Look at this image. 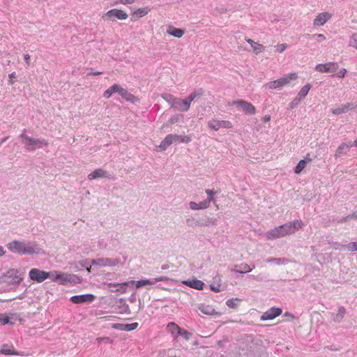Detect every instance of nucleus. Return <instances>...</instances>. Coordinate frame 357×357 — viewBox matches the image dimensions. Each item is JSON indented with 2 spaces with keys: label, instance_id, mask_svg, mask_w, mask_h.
Instances as JSON below:
<instances>
[{
  "label": "nucleus",
  "instance_id": "1",
  "mask_svg": "<svg viewBox=\"0 0 357 357\" xmlns=\"http://www.w3.org/2000/svg\"><path fill=\"white\" fill-rule=\"evenodd\" d=\"M303 226V223L300 220H296L288 223L284 224L266 232V236L268 239H275L284 237L295 233L297 230Z\"/></svg>",
  "mask_w": 357,
  "mask_h": 357
},
{
  "label": "nucleus",
  "instance_id": "2",
  "mask_svg": "<svg viewBox=\"0 0 357 357\" xmlns=\"http://www.w3.org/2000/svg\"><path fill=\"white\" fill-rule=\"evenodd\" d=\"M8 250L20 255H32L40 252V248L34 242L15 240L7 245Z\"/></svg>",
  "mask_w": 357,
  "mask_h": 357
},
{
  "label": "nucleus",
  "instance_id": "3",
  "mask_svg": "<svg viewBox=\"0 0 357 357\" xmlns=\"http://www.w3.org/2000/svg\"><path fill=\"white\" fill-rule=\"evenodd\" d=\"M20 138L22 139L24 148L29 151H33L37 149L48 145V142L45 139L30 137L26 134L25 131L20 135Z\"/></svg>",
  "mask_w": 357,
  "mask_h": 357
},
{
  "label": "nucleus",
  "instance_id": "4",
  "mask_svg": "<svg viewBox=\"0 0 357 357\" xmlns=\"http://www.w3.org/2000/svg\"><path fill=\"white\" fill-rule=\"evenodd\" d=\"M298 78L297 74L295 73H290L284 77L268 82L265 86L269 89H281L284 86L289 84L291 80Z\"/></svg>",
  "mask_w": 357,
  "mask_h": 357
},
{
  "label": "nucleus",
  "instance_id": "5",
  "mask_svg": "<svg viewBox=\"0 0 357 357\" xmlns=\"http://www.w3.org/2000/svg\"><path fill=\"white\" fill-rule=\"evenodd\" d=\"M24 273L20 269L10 268L6 273L8 281L13 284H19L24 279Z\"/></svg>",
  "mask_w": 357,
  "mask_h": 357
},
{
  "label": "nucleus",
  "instance_id": "6",
  "mask_svg": "<svg viewBox=\"0 0 357 357\" xmlns=\"http://www.w3.org/2000/svg\"><path fill=\"white\" fill-rule=\"evenodd\" d=\"M231 105H236L238 109L243 111L245 114L248 115L255 114L256 112L255 106L243 100H234L231 102Z\"/></svg>",
  "mask_w": 357,
  "mask_h": 357
},
{
  "label": "nucleus",
  "instance_id": "7",
  "mask_svg": "<svg viewBox=\"0 0 357 357\" xmlns=\"http://www.w3.org/2000/svg\"><path fill=\"white\" fill-rule=\"evenodd\" d=\"M208 127L213 130L218 131L220 128H231L233 125L229 121H219L217 119H211L207 122Z\"/></svg>",
  "mask_w": 357,
  "mask_h": 357
},
{
  "label": "nucleus",
  "instance_id": "8",
  "mask_svg": "<svg viewBox=\"0 0 357 357\" xmlns=\"http://www.w3.org/2000/svg\"><path fill=\"white\" fill-rule=\"evenodd\" d=\"M47 272L38 268H32L29 273V278L38 283L43 282L47 279Z\"/></svg>",
  "mask_w": 357,
  "mask_h": 357
},
{
  "label": "nucleus",
  "instance_id": "9",
  "mask_svg": "<svg viewBox=\"0 0 357 357\" xmlns=\"http://www.w3.org/2000/svg\"><path fill=\"white\" fill-rule=\"evenodd\" d=\"M180 136L178 135L169 134L161 142L160 144L158 147V149L160 151H165L167 149L168 146H169L173 143L178 142Z\"/></svg>",
  "mask_w": 357,
  "mask_h": 357
},
{
  "label": "nucleus",
  "instance_id": "10",
  "mask_svg": "<svg viewBox=\"0 0 357 357\" xmlns=\"http://www.w3.org/2000/svg\"><path fill=\"white\" fill-rule=\"evenodd\" d=\"M119 263V259L111 258H98L91 261V264L96 266H115Z\"/></svg>",
  "mask_w": 357,
  "mask_h": 357
},
{
  "label": "nucleus",
  "instance_id": "11",
  "mask_svg": "<svg viewBox=\"0 0 357 357\" xmlns=\"http://www.w3.org/2000/svg\"><path fill=\"white\" fill-rule=\"evenodd\" d=\"M338 64L335 62H328L324 64L319 63L315 67V70L320 73H335L338 69Z\"/></svg>",
  "mask_w": 357,
  "mask_h": 357
},
{
  "label": "nucleus",
  "instance_id": "12",
  "mask_svg": "<svg viewBox=\"0 0 357 357\" xmlns=\"http://www.w3.org/2000/svg\"><path fill=\"white\" fill-rule=\"evenodd\" d=\"M58 283L62 285L68 284L77 283L79 278L75 275L59 272Z\"/></svg>",
  "mask_w": 357,
  "mask_h": 357
},
{
  "label": "nucleus",
  "instance_id": "13",
  "mask_svg": "<svg viewBox=\"0 0 357 357\" xmlns=\"http://www.w3.org/2000/svg\"><path fill=\"white\" fill-rule=\"evenodd\" d=\"M128 17V14L123 10L114 8L107 11L105 14L104 17H108L109 19L112 20H114V18H117L118 20H126Z\"/></svg>",
  "mask_w": 357,
  "mask_h": 357
},
{
  "label": "nucleus",
  "instance_id": "14",
  "mask_svg": "<svg viewBox=\"0 0 357 357\" xmlns=\"http://www.w3.org/2000/svg\"><path fill=\"white\" fill-rule=\"evenodd\" d=\"M95 296L91 294L76 295L72 296L70 300L74 303L80 304L84 303H91L94 301Z\"/></svg>",
  "mask_w": 357,
  "mask_h": 357
},
{
  "label": "nucleus",
  "instance_id": "15",
  "mask_svg": "<svg viewBox=\"0 0 357 357\" xmlns=\"http://www.w3.org/2000/svg\"><path fill=\"white\" fill-rule=\"evenodd\" d=\"M87 178L90 181L93 180V179H97V178H111L112 175L109 173H108L107 171H105V169H103L102 168H98V169H95L93 172H92L89 174H88Z\"/></svg>",
  "mask_w": 357,
  "mask_h": 357
},
{
  "label": "nucleus",
  "instance_id": "16",
  "mask_svg": "<svg viewBox=\"0 0 357 357\" xmlns=\"http://www.w3.org/2000/svg\"><path fill=\"white\" fill-rule=\"evenodd\" d=\"M281 313L282 310L280 308L271 307L261 315V319L263 321L272 320L279 316Z\"/></svg>",
  "mask_w": 357,
  "mask_h": 357
},
{
  "label": "nucleus",
  "instance_id": "17",
  "mask_svg": "<svg viewBox=\"0 0 357 357\" xmlns=\"http://www.w3.org/2000/svg\"><path fill=\"white\" fill-rule=\"evenodd\" d=\"M255 268V264H252V266H250V265H248L246 263H241L240 264L234 265V267L231 269V271L236 272V273H250Z\"/></svg>",
  "mask_w": 357,
  "mask_h": 357
},
{
  "label": "nucleus",
  "instance_id": "18",
  "mask_svg": "<svg viewBox=\"0 0 357 357\" xmlns=\"http://www.w3.org/2000/svg\"><path fill=\"white\" fill-rule=\"evenodd\" d=\"M332 17V15L328 12L319 13L314 20V26H323L327 21Z\"/></svg>",
  "mask_w": 357,
  "mask_h": 357
},
{
  "label": "nucleus",
  "instance_id": "19",
  "mask_svg": "<svg viewBox=\"0 0 357 357\" xmlns=\"http://www.w3.org/2000/svg\"><path fill=\"white\" fill-rule=\"evenodd\" d=\"M190 107V104L188 101L187 98L184 100L177 98L174 109L181 112H187L189 110Z\"/></svg>",
  "mask_w": 357,
  "mask_h": 357
},
{
  "label": "nucleus",
  "instance_id": "20",
  "mask_svg": "<svg viewBox=\"0 0 357 357\" xmlns=\"http://www.w3.org/2000/svg\"><path fill=\"white\" fill-rule=\"evenodd\" d=\"M138 326V324L137 322L132 323V324H120L116 323L112 325V328L119 330V331H131L137 328Z\"/></svg>",
  "mask_w": 357,
  "mask_h": 357
},
{
  "label": "nucleus",
  "instance_id": "21",
  "mask_svg": "<svg viewBox=\"0 0 357 357\" xmlns=\"http://www.w3.org/2000/svg\"><path fill=\"white\" fill-rule=\"evenodd\" d=\"M354 108V104L352 102L342 105L337 108L331 110L332 113L335 115L347 113L348 111Z\"/></svg>",
  "mask_w": 357,
  "mask_h": 357
},
{
  "label": "nucleus",
  "instance_id": "22",
  "mask_svg": "<svg viewBox=\"0 0 357 357\" xmlns=\"http://www.w3.org/2000/svg\"><path fill=\"white\" fill-rule=\"evenodd\" d=\"M183 283L191 288H193V289H195L197 290L202 289L204 286V283L202 281L197 280V279L184 280V281H183Z\"/></svg>",
  "mask_w": 357,
  "mask_h": 357
},
{
  "label": "nucleus",
  "instance_id": "23",
  "mask_svg": "<svg viewBox=\"0 0 357 357\" xmlns=\"http://www.w3.org/2000/svg\"><path fill=\"white\" fill-rule=\"evenodd\" d=\"M0 354L4 355H15L20 356L21 354L16 351L14 349V347L13 345L9 346L8 344H4L2 345L1 349L0 350Z\"/></svg>",
  "mask_w": 357,
  "mask_h": 357
},
{
  "label": "nucleus",
  "instance_id": "24",
  "mask_svg": "<svg viewBox=\"0 0 357 357\" xmlns=\"http://www.w3.org/2000/svg\"><path fill=\"white\" fill-rule=\"evenodd\" d=\"M181 328L174 322H170L167 326V331L172 333L174 338H177L179 336V333H181Z\"/></svg>",
  "mask_w": 357,
  "mask_h": 357
},
{
  "label": "nucleus",
  "instance_id": "25",
  "mask_svg": "<svg viewBox=\"0 0 357 357\" xmlns=\"http://www.w3.org/2000/svg\"><path fill=\"white\" fill-rule=\"evenodd\" d=\"M123 98L126 99L128 101L131 102H135L139 100V99L130 93L126 89L123 88L119 91V93Z\"/></svg>",
  "mask_w": 357,
  "mask_h": 357
},
{
  "label": "nucleus",
  "instance_id": "26",
  "mask_svg": "<svg viewBox=\"0 0 357 357\" xmlns=\"http://www.w3.org/2000/svg\"><path fill=\"white\" fill-rule=\"evenodd\" d=\"M345 314L346 309L343 306H341L338 308L337 313L336 314H331L333 317L332 319L334 322L340 323L343 320Z\"/></svg>",
  "mask_w": 357,
  "mask_h": 357
},
{
  "label": "nucleus",
  "instance_id": "27",
  "mask_svg": "<svg viewBox=\"0 0 357 357\" xmlns=\"http://www.w3.org/2000/svg\"><path fill=\"white\" fill-rule=\"evenodd\" d=\"M136 284V288L139 289L140 287H142L146 285H153V278L151 279H146V280H140L137 281L136 282L133 280H131L128 282L125 283V285H128L129 284Z\"/></svg>",
  "mask_w": 357,
  "mask_h": 357
},
{
  "label": "nucleus",
  "instance_id": "28",
  "mask_svg": "<svg viewBox=\"0 0 357 357\" xmlns=\"http://www.w3.org/2000/svg\"><path fill=\"white\" fill-rule=\"evenodd\" d=\"M198 309L203 314H205L207 315H213V314H218V312L215 311V310L211 305L201 304L199 305Z\"/></svg>",
  "mask_w": 357,
  "mask_h": 357
},
{
  "label": "nucleus",
  "instance_id": "29",
  "mask_svg": "<svg viewBox=\"0 0 357 357\" xmlns=\"http://www.w3.org/2000/svg\"><path fill=\"white\" fill-rule=\"evenodd\" d=\"M203 94L204 90L202 89H198L192 91L186 98L190 104H191L192 101L201 97Z\"/></svg>",
  "mask_w": 357,
  "mask_h": 357
},
{
  "label": "nucleus",
  "instance_id": "30",
  "mask_svg": "<svg viewBox=\"0 0 357 357\" xmlns=\"http://www.w3.org/2000/svg\"><path fill=\"white\" fill-rule=\"evenodd\" d=\"M167 33L170 36H172L174 37L180 38H181L183 36L184 31L183 29H177V28H175V27H170L168 29Z\"/></svg>",
  "mask_w": 357,
  "mask_h": 357
},
{
  "label": "nucleus",
  "instance_id": "31",
  "mask_svg": "<svg viewBox=\"0 0 357 357\" xmlns=\"http://www.w3.org/2000/svg\"><path fill=\"white\" fill-rule=\"evenodd\" d=\"M246 41L251 45L256 54L260 53L264 50V47L262 45L255 43L252 39H246Z\"/></svg>",
  "mask_w": 357,
  "mask_h": 357
},
{
  "label": "nucleus",
  "instance_id": "32",
  "mask_svg": "<svg viewBox=\"0 0 357 357\" xmlns=\"http://www.w3.org/2000/svg\"><path fill=\"white\" fill-rule=\"evenodd\" d=\"M216 220L208 218L206 220H197V227H207L216 224Z\"/></svg>",
  "mask_w": 357,
  "mask_h": 357
},
{
  "label": "nucleus",
  "instance_id": "33",
  "mask_svg": "<svg viewBox=\"0 0 357 357\" xmlns=\"http://www.w3.org/2000/svg\"><path fill=\"white\" fill-rule=\"evenodd\" d=\"M289 260L286 258H275L271 257L266 259V262L268 263H274L277 265L280 264H287L289 263Z\"/></svg>",
  "mask_w": 357,
  "mask_h": 357
},
{
  "label": "nucleus",
  "instance_id": "34",
  "mask_svg": "<svg viewBox=\"0 0 357 357\" xmlns=\"http://www.w3.org/2000/svg\"><path fill=\"white\" fill-rule=\"evenodd\" d=\"M162 97L171 105V107L174 108L177 98L169 93H164L162 95Z\"/></svg>",
  "mask_w": 357,
  "mask_h": 357
},
{
  "label": "nucleus",
  "instance_id": "35",
  "mask_svg": "<svg viewBox=\"0 0 357 357\" xmlns=\"http://www.w3.org/2000/svg\"><path fill=\"white\" fill-rule=\"evenodd\" d=\"M348 146H345L343 143L341 144L336 150L335 158H339L345 154L348 151Z\"/></svg>",
  "mask_w": 357,
  "mask_h": 357
},
{
  "label": "nucleus",
  "instance_id": "36",
  "mask_svg": "<svg viewBox=\"0 0 357 357\" xmlns=\"http://www.w3.org/2000/svg\"><path fill=\"white\" fill-rule=\"evenodd\" d=\"M59 271H52L47 272V279H50L52 282H55L58 283L59 281Z\"/></svg>",
  "mask_w": 357,
  "mask_h": 357
},
{
  "label": "nucleus",
  "instance_id": "37",
  "mask_svg": "<svg viewBox=\"0 0 357 357\" xmlns=\"http://www.w3.org/2000/svg\"><path fill=\"white\" fill-rule=\"evenodd\" d=\"M310 88V84H306L303 86L298 93V98H300L301 100L303 99L307 95Z\"/></svg>",
  "mask_w": 357,
  "mask_h": 357
},
{
  "label": "nucleus",
  "instance_id": "38",
  "mask_svg": "<svg viewBox=\"0 0 357 357\" xmlns=\"http://www.w3.org/2000/svg\"><path fill=\"white\" fill-rule=\"evenodd\" d=\"M341 249L344 250H347L349 251H357V241L356 242H351L346 245H342L341 246Z\"/></svg>",
  "mask_w": 357,
  "mask_h": 357
},
{
  "label": "nucleus",
  "instance_id": "39",
  "mask_svg": "<svg viewBox=\"0 0 357 357\" xmlns=\"http://www.w3.org/2000/svg\"><path fill=\"white\" fill-rule=\"evenodd\" d=\"M307 164V161L306 160H300L294 169V172L296 174H300L303 171V169L305 167Z\"/></svg>",
  "mask_w": 357,
  "mask_h": 357
},
{
  "label": "nucleus",
  "instance_id": "40",
  "mask_svg": "<svg viewBox=\"0 0 357 357\" xmlns=\"http://www.w3.org/2000/svg\"><path fill=\"white\" fill-rule=\"evenodd\" d=\"M183 119V116L181 114L172 116L167 122V125H172Z\"/></svg>",
  "mask_w": 357,
  "mask_h": 357
},
{
  "label": "nucleus",
  "instance_id": "41",
  "mask_svg": "<svg viewBox=\"0 0 357 357\" xmlns=\"http://www.w3.org/2000/svg\"><path fill=\"white\" fill-rule=\"evenodd\" d=\"M135 0H114L113 3H111V6H117L120 3L128 5V4H132L135 3Z\"/></svg>",
  "mask_w": 357,
  "mask_h": 357
},
{
  "label": "nucleus",
  "instance_id": "42",
  "mask_svg": "<svg viewBox=\"0 0 357 357\" xmlns=\"http://www.w3.org/2000/svg\"><path fill=\"white\" fill-rule=\"evenodd\" d=\"M148 13V10L146 8H139L134 13L133 17H142L146 15Z\"/></svg>",
  "mask_w": 357,
  "mask_h": 357
},
{
  "label": "nucleus",
  "instance_id": "43",
  "mask_svg": "<svg viewBox=\"0 0 357 357\" xmlns=\"http://www.w3.org/2000/svg\"><path fill=\"white\" fill-rule=\"evenodd\" d=\"M349 45L357 50V33H354L349 39Z\"/></svg>",
  "mask_w": 357,
  "mask_h": 357
},
{
  "label": "nucleus",
  "instance_id": "44",
  "mask_svg": "<svg viewBox=\"0 0 357 357\" xmlns=\"http://www.w3.org/2000/svg\"><path fill=\"white\" fill-rule=\"evenodd\" d=\"M0 324H13V322L10 321L8 317L6 316L4 314L0 313Z\"/></svg>",
  "mask_w": 357,
  "mask_h": 357
},
{
  "label": "nucleus",
  "instance_id": "45",
  "mask_svg": "<svg viewBox=\"0 0 357 357\" xmlns=\"http://www.w3.org/2000/svg\"><path fill=\"white\" fill-rule=\"evenodd\" d=\"M185 222H186V225L188 227H197V220L192 217L188 218L186 219Z\"/></svg>",
  "mask_w": 357,
  "mask_h": 357
},
{
  "label": "nucleus",
  "instance_id": "46",
  "mask_svg": "<svg viewBox=\"0 0 357 357\" xmlns=\"http://www.w3.org/2000/svg\"><path fill=\"white\" fill-rule=\"evenodd\" d=\"M179 335L182 336L185 340H188L191 337L192 334L188 331L181 328Z\"/></svg>",
  "mask_w": 357,
  "mask_h": 357
},
{
  "label": "nucleus",
  "instance_id": "47",
  "mask_svg": "<svg viewBox=\"0 0 357 357\" xmlns=\"http://www.w3.org/2000/svg\"><path fill=\"white\" fill-rule=\"evenodd\" d=\"M301 99L298 97H296L294 99H293V100L290 102L289 104V108L290 109H294L295 107H296L299 103L301 102Z\"/></svg>",
  "mask_w": 357,
  "mask_h": 357
},
{
  "label": "nucleus",
  "instance_id": "48",
  "mask_svg": "<svg viewBox=\"0 0 357 357\" xmlns=\"http://www.w3.org/2000/svg\"><path fill=\"white\" fill-rule=\"evenodd\" d=\"M206 193L208 195L207 200L211 203V202H214L213 195L215 194V192H213L212 190L206 189Z\"/></svg>",
  "mask_w": 357,
  "mask_h": 357
},
{
  "label": "nucleus",
  "instance_id": "49",
  "mask_svg": "<svg viewBox=\"0 0 357 357\" xmlns=\"http://www.w3.org/2000/svg\"><path fill=\"white\" fill-rule=\"evenodd\" d=\"M209 206H210V202L207 199H205L199 203V209H206V208H208Z\"/></svg>",
  "mask_w": 357,
  "mask_h": 357
},
{
  "label": "nucleus",
  "instance_id": "50",
  "mask_svg": "<svg viewBox=\"0 0 357 357\" xmlns=\"http://www.w3.org/2000/svg\"><path fill=\"white\" fill-rule=\"evenodd\" d=\"M250 277L256 280V281H258V282H261L263 281L264 280H265L266 278L265 277V275H264L263 274L260 273L257 275H250Z\"/></svg>",
  "mask_w": 357,
  "mask_h": 357
},
{
  "label": "nucleus",
  "instance_id": "51",
  "mask_svg": "<svg viewBox=\"0 0 357 357\" xmlns=\"http://www.w3.org/2000/svg\"><path fill=\"white\" fill-rule=\"evenodd\" d=\"M226 304L229 307H231V308H235L237 306V304L236 303L235 301L233 299L227 300L226 302Z\"/></svg>",
  "mask_w": 357,
  "mask_h": 357
},
{
  "label": "nucleus",
  "instance_id": "52",
  "mask_svg": "<svg viewBox=\"0 0 357 357\" xmlns=\"http://www.w3.org/2000/svg\"><path fill=\"white\" fill-rule=\"evenodd\" d=\"M169 280V278H167L166 276H160V277H158V278H153V284H155L157 282L167 281Z\"/></svg>",
  "mask_w": 357,
  "mask_h": 357
},
{
  "label": "nucleus",
  "instance_id": "53",
  "mask_svg": "<svg viewBox=\"0 0 357 357\" xmlns=\"http://www.w3.org/2000/svg\"><path fill=\"white\" fill-rule=\"evenodd\" d=\"M113 91L112 90V88L109 87L108 89H107L105 92H104V94H103V96L106 98H109V97L112 96V95L113 94Z\"/></svg>",
  "mask_w": 357,
  "mask_h": 357
},
{
  "label": "nucleus",
  "instance_id": "54",
  "mask_svg": "<svg viewBox=\"0 0 357 357\" xmlns=\"http://www.w3.org/2000/svg\"><path fill=\"white\" fill-rule=\"evenodd\" d=\"M189 206L192 210H199V204L195 202H190Z\"/></svg>",
  "mask_w": 357,
  "mask_h": 357
},
{
  "label": "nucleus",
  "instance_id": "55",
  "mask_svg": "<svg viewBox=\"0 0 357 357\" xmlns=\"http://www.w3.org/2000/svg\"><path fill=\"white\" fill-rule=\"evenodd\" d=\"M287 48L286 44H280L276 47V51L283 52Z\"/></svg>",
  "mask_w": 357,
  "mask_h": 357
},
{
  "label": "nucleus",
  "instance_id": "56",
  "mask_svg": "<svg viewBox=\"0 0 357 357\" xmlns=\"http://www.w3.org/2000/svg\"><path fill=\"white\" fill-rule=\"evenodd\" d=\"M112 88V90L113 91V93H119V91L122 89L121 86H120L118 84H114L112 85V86H110Z\"/></svg>",
  "mask_w": 357,
  "mask_h": 357
},
{
  "label": "nucleus",
  "instance_id": "57",
  "mask_svg": "<svg viewBox=\"0 0 357 357\" xmlns=\"http://www.w3.org/2000/svg\"><path fill=\"white\" fill-rule=\"evenodd\" d=\"M220 284H218V285H215V284H210V289L215 291V292H220L221 290H220Z\"/></svg>",
  "mask_w": 357,
  "mask_h": 357
},
{
  "label": "nucleus",
  "instance_id": "58",
  "mask_svg": "<svg viewBox=\"0 0 357 357\" xmlns=\"http://www.w3.org/2000/svg\"><path fill=\"white\" fill-rule=\"evenodd\" d=\"M179 136H180V139L178 142H181L183 143H188L191 140L188 136H181V135H179Z\"/></svg>",
  "mask_w": 357,
  "mask_h": 357
},
{
  "label": "nucleus",
  "instance_id": "59",
  "mask_svg": "<svg viewBox=\"0 0 357 357\" xmlns=\"http://www.w3.org/2000/svg\"><path fill=\"white\" fill-rule=\"evenodd\" d=\"M96 340L100 343L102 341H105L107 342H112V341L109 339V337H98L96 339Z\"/></svg>",
  "mask_w": 357,
  "mask_h": 357
},
{
  "label": "nucleus",
  "instance_id": "60",
  "mask_svg": "<svg viewBox=\"0 0 357 357\" xmlns=\"http://www.w3.org/2000/svg\"><path fill=\"white\" fill-rule=\"evenodd\" d=\"M347 73V70L345 68H342L337 73V76L338 77H344V75H345V73Z\"/></svg>",
  "mask_w": 357,
  "mask_h": 357
},
{
  "label": "nucleus",
  "instance_id": "61",
  "mask_svg": "<svg viewBox=\"0 0 357 357\" xmlns=\"http://www.w3.org/2000/svg\"><path fill=\"white\" fill-rule=\"evenodd\" d=\"M15 77V73L13 72L11 74L9 75V80H8V83L9 84L12 85L14 84V78Z\"/></svg>",
  "mask_w": 357,
  "mask_h": 357
},
{
  "label": "nucleus",
  "instance_id": "62",
  "mask_svg": "<svg viewBox=\"0 0 357 357\" xmlns=\"http://www.w3.org/2000/svg\"><path fill=\"white\" fill-rule=\"evenodd\" d=\"M349 220H350V217H349V215H347V216L343 217V218H342L340 219H338L337 220V223H342V222L349 221Z\"/></svg>",
  "mask_w": 357,
  "mask_h": 357
},
{
  "label": "nucleus",
  "instance_id": "63",
  "mask_svg": "<svg viewBox=\"0 0 357 357\" xmlns=\"http://www.w3.org/2000/svg\"><path fill=\"white\" fill-rule=\"evenodd\" d=\"M312 38H318L319 39H321L323 40H326V37L324 34H321V33H316V34H314L312 35Z\"/></svg>",
  "mask_w": 357,
  "mask_h": 357
},
{
  "label": "nucleus",
  "instance_id": "64",
  "mask_svg": "<svg viewBox=\"0 0 357 357\" xmlns=\"http://www.w3.org/2000/svg\"><path fill=\"white\" fill-rule=\"evenodd\" d=\"M332 245H333V248H335V250H344L343 249H341V246L342 245H340L339 243L337 242H334V243H332Z\"/></svg>",
  "mask_w": 357,
  "mask_h": 357
}]
</instances>
